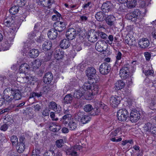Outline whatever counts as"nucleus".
<instances>
[{"instance_id":"obj_1","label":"nucleus","mask_w":156,"mask_h":156,"mask_svg":"<svg viewBox=\"0 0 156 156\" xmlns=\"http://www.w3.org/2000/svg\"><path fill=\"white\" fill-rule=\"evenodd\" d=\"M82 148L81 145H76L67 149L66 151L67 154L72 156H78V151H80Z\"/></svg>"},{"instance_id":"obj_2","label":"nucleus","mask_w":156,"mask_h":156,"mask_svg":"<svg viewBox=\"0 0 156 156\" xmlns=\"http://www.w3.org/2000/svg\"><path fill=\"white\" fill-rule=\"evenodd\" d=\"M108 44L106 42L103 40L98 41L96 44V49L100 52L106 51L108 48Z\"/></svg>"},{"instance_id":"obj_3","label":"nucleus","mask_w":156,"mask_h":156,"mask_svg":"<svg viewBox=\"0 0 156 156\" xmlns=\"http://www.w3.org/2000/svg\"><path fill=\"white\" fill-rule=\"evenodd\" d=\"M111 68L110 64L107 62H104L100 65L99 71L102 75H107L110 72Z\"/></svg>"},{"instance_id":"obj_4","label":"nucleus","mask_w":156,"mask_h":156,"mask_svg":"<svg viewBox=\"0 0 156 156\" xmlns=\"http://www.w3.org/2000/svg\"><path fill=\"white\" fill-rule=\"evenodd\" d=\"M129 112L125 109H119L117 112V115L118 120L121 121H125L129 117Z\"/></svg>"},{"instance_id":"obj_5","label":"nucleus","mask_w":156,"mask_h":156,"mask_svg":"<svg viewBox=\"0 0 156 156\" xmlns=\"http://www.w3.org/2000/svg\"><path fill=\"white\" fill-rule=\"evenodd\" d=\"M97 31L90 30L87 34V37L88 41L94 43L98 39Z\"/></svg>"},{"instance_id":"obj_6","label":"nucleus","mask_w":156,"mask_h":156,"mask_svg":"<svg viewBox=\"0 0 156 156\" xmlns=\"http://www.w3.org/2000/svg\"><path fill=\"white\" fill-rule=\"evenodd\" d=\"M13 88H7L3 91V97L7 101L11 102L13 100L12 90Z\"/></svg>"},{"instance_id":"obj_7","label":"nucleus","mask_w":156,"mask_h":156,"mask_svg":"<svg viewBox=\"0 0 156 156\" xmlns=\"http://www.w3.org/2000/svg\"><path fill=\"white\" fill-rule=\"evenodd\" d=\"M140 116L139 112L135 110H132L130 114V120L132 122H136L140 119Z\"/></svg>"},{"instance_id":"obj_8","label":"nucleus","mask_w":156,"mask_h":156,"mask_svg":"<svg viewBox=\"0 0 156 156\" xmlns=\"http://www.w3.org/2000/svg\"><path fill=\"white\" fill-rule=\"evenodd\" d=\"M66 35L68 40H72L74 39L76 36V32L75 29L71 28L67 30Z\"/></svg>"},{"instance_id":"obj_9","label":"nucleus","mask_w":156,"mask_h":156,"mask_svg":"<svg viewBox=\"0 0 156 156\" xmlns=\"http://www.w3.org/2000/svg\"><path fill=\"white\" fill-rule=\"evenodd\" d=\"M120 97L118 96H112L110 98V105L113 108L117 107L120 104Z\"/></svg>"},{"instance_id":"obj_10","label":"nucleus","mask_w":156,"mask_h":156,"mask_svg":"<svg viewBox=\"0 0 156 156\" xmlns=\"http://www.w3.org/2000/svg\"><path fill=\"white\" fill-rule=\"evenodd\" d=\"M53 27L56 31L59 32L62 31L66 28L65 23L59 21L55 23L53 25Z\"/></svg>"},{"instance_id":"obj_11","label":"nucleus","mask_w":156,"mask_h":156,"mask_svg":"<svg viewBox=\"0 0 156 156\" xmlns=\"http://www.w3.org/2000/svg\"><path fill=\"white\" fill-rule=\"evenodd\" d=\"M112 6L110 2H106L102 4L101 7V10L104 12L108 13L111 10Z\"/></svg>"},{"instance_id":"obj_12","label":"nucleus","mask_w":156,"mask_h":156,"mask_svg":"<svg viewBox=\"0 0 156 156\" xmlns=\"http://www.w3.org/2000/svg\"><path fill=\"white\" fill-rule=\"evenodd\" d=\"M86 74L88 77V80H90L93 79L95 76L96 70L93 67L88 68L86 70Z\"/></svg>"},{"instance_id":"obj_13","label":"nucleus","mask_w":156,"mask_h":156,"mask_svg":"<svg viewBox=\"0 0 156 156\" xmlns=\"http://www.w3.org/2000/svg\"><path fill=\"white\" fill-rule=\"evenodd\" d=\"M149 41L147 38H142V39L139 40L138 44L140 47L143 48H147L150 45Z\"/></svg>"},{"instance_id":"obj_14","label":"nucleus","mask_w":156,"mask_h":156,"mask_svg":"<svg viewBox=\"0 0 156 156\" xmlns=\"http://www.w3.org/2000/svg\"><path fill=\"white\" fill-rule=\"evenodd\" d=\"M53 78V76L51 72L46 73L43 77V82L46 84H50Z\"/></svg>"},{"instance_id":"obj_15","label":"nucleus","mask_w":156,"mask_h":156,"mask_svg":"<svg viewBox=\"0 0 156 156\" xmlns=\"http://www.w3.org/2000/svg\"><path fill=\"white\" fill-rule=\"evenodd\" d=\"M129 73V68L127 67L124 66L120 70L119 75L123 79L126 78Z\"/></svg>"},{"instance_id":"obj_16","label":"nucleus","mask_w":156,"mask_h":156,"mask_svg":"<svg viewBox=\"0 0 156 156\" xmlns=\"http://www.w3.org/2000/svg\"><path fill=\"white\" fill-rule=\"evenodd\" d=\"M92 87V89H91L90 91H89V94H87L89 97H91L92 96L97 94L100 89V86L98 84H93Z\"/></svg>"},{"instance_id":"obj_17","label":"nucleus","mask_w":156,"mask_h":156,"mask_svg":"<svg viewBox=\"0 0 156 156\" xmlns=\"http://www.w3.org/2000/svg\"><path fill=\"white\" fill-rule=\"evenodd\" d=\"M15 18L13 16H9L6 17L4 21V24L6 27H12V25L14 26Z\"/></svg>"},{"instance_id":"obj_18","label":"nucleus","mask_w":156,"mask_h":156,"mask_svg":"<svg viewBox=\"0 0 156 156\" xmlns=\"http://www.w3.org/2000/svg\"><path fill=\"white\" fill-rule=\"evenodd\" d=\"M55 57L58 60L62 59L64 56V52L62 49L56 48L54 52Z\"/></svg>"},{"instance_id":"obj_19","label":"nucleus","mask_w":156,"mask_h":156,"mask_svg":"<svg viewBox=\"0 0 156 156\" xmlns=\"http://www.w3.org/2000/svg\"><path fill=\"white\" fill-rule=\"evenodd\" d=\"M12 91L13 92L12 97L13 98V99H14L16 100H20L21 98L22 94L19 89L13 88Z\"/></svg>"},{"instance_id":"obj_20","label":"nucleus","mask_w":156,"mask_h":156,"mask_svg":"<svg viewBox=\"0 0 156 156\" xmlns=\"http://www.w3.org/2000/svg\"><path fill=\"white\" fill-rule=\"evenodd\" d=\"M106 23L109 26L112 27L115 26V17L112 15H109L105 18Z\"/></svg>"},{"instance_id":"obj_21","label":"nucleus","mask_w":156,"mask_h":156,"mask_svg":"<svg viewBox=\"0 0 156 156\" xmlns=\"http://www.w3.org/2000/svg\"><path fill=\"white\" fill-rule=\"evenodd\" d=\"M58 33L54 28L51 29L48 33V35L49 38L51 40L55 39L57 37Z\"/></svg>"},{"instance_id":"obj_22","label":"nucleus","mask_w":156,"mask_h":156,"mask_svg":"<svg viewBox=\"0 0 156 156\" xmlns=\"http://www.w3.org/2000/svg\"><path fill=\"white\" fill-rule=\"evenodd\" d=\"M103 11H99L97 12L95 14V18L98 21H102L105 19L106 14Z\"/></svg>"},{"instance_id":"obj_23","label":"nucleus","mask_w":156,"mask_h":156,"mask_svg":"<svg viewBox=\"0 0 156 156\" xmlns=\"http://www.w3.org/2000/svg\"><path fill=\"white\" fill-rule=\"evenodd\" d=\"M49 107L50 109L53 110L57 113H60L61 110V107L60 106H58V107L57 104L54 101L50 103Z\"/></svg>"},{"instance_id":"obj_24","label":"nucleus","mask_w":156,"mask_h":156,"mask_svg":"<svg viewBox=\"0 0 156 156\" xmlns=\"http://www.w3.org/2000/svg\"><path fill=\"white\" fill-rule=\"evenodd\" d=\"M50 129L53 132H56L58 131L61 128L59 125H56L54 122H50L49 123Z\"/></svg>"},{"instance_id":"obj_25","label":"nucleus","mask_w":156,"mask_h":156,"mask_svg":"<svg viewBox=\"0 0 156 156\" xmlns=\"http://www.w3.org/2000/svg\"><path fill=\"white\" fill-rule=\"evenodd\" d=\"M85 93V90L82 88H80L79 90L75 91L73 95L74 98L79 99L84 96Z\"/></svg>"},{"instance_id":"obj_26","label":"nucleus","mask_w":156,"mask_h":156,"mask_svg":"<svg viewBox=\"0 0 156 156\" xmlns=\"http://www.w3.org/2000/svg\"><path fill=\"white\" fill-rule=\"evenodd\" d=\"M41 5L44 6H48L49 8L51 7V4L54 2V0H39Z\"/></svg>"},{"instance_id":"obj_27","label":"nucleus","mask_w":156,"mask_h":156,"mask_svg":"<svg viewBox=\"0 0 156 156\" xmlns=\"http://www.w3.org/2000/svg\"><path fill=\"white\" fill-rule=\"evenodd\" d=\"M74 97L71 94H68L66 95L63 100V102L66 104H71Z\"/></svg>"},{"instance_id":"obj_28","label":"nucleus","mask_w":156,"mask_h":156,"mask_svg":"<svg viewBox=\"0 0 156 156\" xmlns=\"http://www.w3.org/2000/svg\"><path fill=\"white\" fill-rule=\"evenodd\" d=\"M70 45V43L67 39H63L60 42V46L61 49H66L69 47Z\"/></svg>"},{"instance_id":"obj_29","label":"nucleus","mask_w":156,"mask_h":156,"mask_svg":"<svg viewBox=\"0 0 156 156\" xmlns=\"http://www.w3.org/2000/svg\"><path fill=\"white\" fill-rule=\"evenodd\" d=\"M29 69V66L26 63L22 64L20 66L19 70L20 73H24L27 72Z\"/></svg>"},{"instance_id":"obj_30","label":"nucleus","mask_w":156,"mask_h":156,"mask_svg":"<svg viewBox=\"0 0 156 156\" xmlns=\"http://www.w3.org/2000/svg\"><path fill=\"white\" fill-rule=\"evenodd\" d=\"M125 83L122 80H119L115 84V89L116 90H120L124 87Z\"/></svg>"},{"instance_id":"obj_31","label":"nucleus","mask_w":156,"mask_h":156,"mask_svg":"<svg viewBox=\"0 0 156 156\" xmlns=\"http://www.w3.org/2000/svg\"><path fill=\"white\" fill-rule=\"evenodd\" d=\"M20 26V24H14V26L11 27L9 28V36H10L11 35H13V33L15 34L16 32L17 31V30L19 28Z\"/></svg>"},{"instance_id":"obj_32","label":"nucleus","mask_w":156,"mask_h":156,"mask_svg":"<svg viewBox=\"0 0 156 156\" xmlns=\"http://www.w3.org/2000/svg\"><path fill=\"white\" fill-rule=\"evenodd\" d=\"M137 0H128L126 3L127 7L129 9H131L135 7Z\"/></svg>"},{"instance_id":"obj_33","label":"nucleus","mask_w":156,"mask_h":156,"mask_svg":"<svg viewBox=\"0 0 156 156\" xmlns=\"http://www.w3.org/2000/svg\"><path fill=\"white\" fill-rule=\"evenodd\" d=\"M52 46L51 41L48 40L45 41L43 44L42 47L44 51L50 50Z\"/></svg>"},{"instance_id":"obj_34","label":"nucleus","mask_w":156,"mask_h":156,"mask_svg":"<svg viewBox=\"0 0 156 156\" xmlns=\"http://www.w3.org/2000/svg\"><path fill=\"white\" fill-rule=\"evenodd\" d=\"M39 51L37 49H33L30 51L29 55L31 58H35L39 55Z\"/></svg>"},{"instance_id":"obj_35","label":"nucleus","mask_w":156,"mask_h":156,"mask_svg":"<svg viewBox=\"0 0 156 156\" xmlns=\"http://www.w3.org/2000/svg\"><path fill=\"white\" fill-rule=\"evenodd\" d=\"M69 126L70 130H75L77 126V123L74 119L71 120L69 123Z\"/></svg>"},{"instance_id":"obj_36","label":"nucleus","mask_w":156,"mask_h":156,"mask_svg":"<svg viewBox=\"0 0 156 156\" xmlns=\"http://www.w3.org/2000/svg\"><path fill=\"white\" fill-rule=\"evenodd\" d=\"M93 84H91L89 83H85L81 88H82L85 90V93L86 90H89L90 91L91 89H92V86Z\"/></svg>"},{"instance_id":"obj_37","label":"nucleus","mask_w":156,"mask_h":156,"mask_svg":"<svg viewBox=\"0 0 156 156\" xmlns=\"http://www.w3.org/2000/svg\"><path fill=\"white\" fill-rule=\"evenodd\" d=\"M83 114V113L80 112H78L76 113L74 115V120L80 122Z\"/></svg>"},{"instance_id":"obj_38","label":"nucleus","mask_w":156,"mask_h":156,"mask_svg":"<svg viewBox=\"0 0 156 156\" xmlns=\"http://www.w3.org/2000/svg\"><path fill=\"white\" fill-rule=\"evenodd\" d=\"M25 149V144L17 143L16 146V149L18 153H22L23 152Z\"/></svg>"},{"instance_id":"obj_39","label":"nucleus","mask_w":156,"mask_h":156,"mask_svg":"<svg viewBox=\"0 0 156 156\" xmlns=\"http://www.w3.org/2000/svg\"><path fill=\"white\" fill-rule=\"evenodd\" d=\"M90 120V118L89 116L87 115H83L82 119L80 122L83 124H85L87 123Z\"/></svg>"},{"instance_id":"obj_40","label":"nucleus","mask_w":156,"mask_h":156,"mask_svg":"<svg viewBox=\"0 0 156 156\" xmlns=\"http://www.w3.org/2000/svg\"><path fill=\"white\" fill-rule=\"evenodd\" d=\"M152 124L150 122L145 124L143 127L144 131L145 132H151L152 127Z\"/></svg>"},{"instance_id":"obj_41","label":"nucleus","mask_w":156,"mask_h":156,"mask_svg":"<svg viewBox=\"0 0 156 156\" xmlns=\"http://www.w3.org/2000/svg\"><path fill=\"white\" fill-rule=\"evenodd\" d=\"M19 8L18 6H14L10 9L9 12L12 15H15L18 12Z\"/></svg>"},{"instance_id":"obj_42","label":"nucleus","mask_w":156,"mask_h":156,"mask_svg":"<svg viewBox=\"0 0 156 156\" xmlns=\"http://www.w3.org/2000/svg\"><path fill=\"white\" fill-rule=\"evenodd\" d=\"M98 39L100 37L101 38L105 39H107L108 35L105 33L99 31H97Z\"/></svg>"},{"instance_id":"obj_43","label":"nucleus","mask_w":156,"mask_h":156,"mask_svg":"<svg viewBox=\"0 0 156 156\" xmlns=\"http://www.w3.org/2000/svg\"><path fill=\"white\" fill-rule=\"evenodd\" d=\"M156 103V99L154 98L151 99L149 105V108L151 109H154V107Z\"/></svg>"},{"instance_id":"obj_44","label":"nucleus","mask_w":156,"mask_h":156,"mask_svg":"<svg viewBox=\"0 0 156 156\" xmlns=\"http://www.w3.org/2000/svg\"><path fill=\"white\" fill-rule=\"evenodd\" d=\"M126 17L128 20H131L132 21L135 20L136 19L133 12H132L128 13L126 15Z\"/></svg>"},{"instance_id":"obj_45","label":"nucleus","mask_w":156,"mask_h":156,"mask_svg":"<svg viewBox=\"0 0 156 156\" xmlns=\"http://www.w3.org/2000/svg\"><path fill=\"white\" fill-rule=\"evenodd\" d=\"M143 72L147 76H152L154 73V72L152 70H146L144 69L143 70Z\"/></svg>"},{"instance_id":"obj_46","label":"nucleus","mask_w":156,"mask_h":156,"mask_svg":"<svg viewBox=\"0 0 156 156\" xmlns=\"http://www.w3.org/2000/svg\"><path fill=\"white\" fill-rule=\"evenodd\" d=\"M64 144V140L63 139H59L57 140L55 142V144L58 148L62 147Z\"/></svg>"},{"instance_id":"obj_47","label":"nucleus","mask_w":156,"mask_h":156,"mask_svg":"<svg viewBox=\"0 0 156 156\" xmlns=\"http://www.w3.org/2000/svg\"><path fill=\"white\" fill-rule=\"evenodd\" d=\"M100 112V110L99 108H92L90 113L91 115H98Z\"/></svg>"},{"instance_id":"obj_48","label":"nucleus","mask_w":156,"mask_h":156,"mask_svg":"<svg viewBox=\"0 0 156 156\" xmlns=\"http://www.w3.org/2000/svg\"><path fill=\"white\" fill-rule=\"evenodd\" d=\"M133 12L136 19L139 18L141 14L140 11L137 9L135 10Z\"/></svg>"},{"instance_id":"obj_49","label":"nucleus","mask_w":156,"mask_h":156,"mask_svg":"<svg viewBox=\"0 0 156 156\" xmlns=\"http://www.w3.org/2000/svg\"><path fill=\"white\" fill-rule=\"evenodd\" d=\"M61 18H62L61 15L59 13H58L56 15H54L52 16V19L53 21H59Z\"/></svg>"},{"instance_id":"obj_50","label":"nucleus","mask_w":156,"mask_h":156,"mask_svg":"<svg viewBox=\"0 0 156 156\" xmlns=\"http://www.w3.org/2000/svg\"><path fill=\"white\" fill-rule=\"evenodd\" d=\"M51 54L50 53H46L44 56V62H47L49 61L51 58Z\"/></svg>"},{"instance_id":"obj_51","label":"nucleus","mask_w":156,"mask_h":156,"mask_svg":"<svg viewBox=\"0 0 156 156\" xmlns=\"http://www.w3.org/2000/svg\"><path fill=\"white\" fill-rule=\"evenodd\" d=\"M93 107L90 104H87L86 105L84 108V111L87 112H91L92 109Z\"/></svg>"},{"instance_id":"obj_52","label":"nucleus","mask_w":156,"mask_h":156,"mask_svg":"<svg viewBox=\"0 0 156 156\" xmlns=\"http://www.w3.org/2000/svg\"><path fill=\"white\" fill-rule=\"evenodd\" d=\"M33 64L35 65V67L38 68L41 65V62L40 59H37L35 60L33 62Z\"/></svg>"},{"instance_id":"obj_53","label":"nucleus","mask_w":156,"mask_h":156,"mask_svg":"<svg viewBox=\"0 0 156 156\" xmlns=\"http://www.w3.org/2000/svg\"><path fill=\"white\" fill-rule=\"evenodd\" d=\"M22 78L23 79H25L26 80V81L25 80V82H31L32 81H34V76H26L25 77H23Z\"/></svg>"},{"instance_id":"obj_54","label":"nucleus","mask_w":156,"mask_h":156,"mask_svg":"<svg viewBox=\"0 0 156 156\" xmlns=\"http://www.w3.org/2000/svg\"><path fill=\"white\" fill-rule=\"evenodd\" d=\"M91 7L92 5L90 2H88L87 3H85L83 6V8L85 10H87L88 8H91Z\"/></svg>"},{"instance_id":"obj_55","label":"nucleus","mask_w":156,"mask_h":156,"mask_svg":"<svg viewBox=\"0 0 156 156\" xmlns=\"http://www.w3.org/2000/svg\"><path fill=\"white\" fill-rule=\"evenodd\" d=\"M10 140L13 145L16 144V143L18 142V139L17 136H11Z\"/></svg>"},{"instance_id":"obj_56","label":"nucleus","mask_w":156,"mask_h":156,"mask_svg":"<svg viewBox=\"0 0 156 156\" xmlns=\"http://www.w3.org/2000/svg\"><path fill=\"white\" fill-rule=\"evenodd\" d=\"M44 156H55V153L53 151H48L44 153Z\"/></svg>"},{"instance_id":"obj_57","label":"nucleus","mask_w":156,"mask_h":156,"mask_svg":"<svg viewBox=\"0 0 156 156\" xmlns=\"http://www.w3.org/2000/svg\"><path fill=\"white\" fill-rule=\"evenodd\" d=\"M116 56V60L115 62V64H118V61L120 60L122 56V53L118 51L117 53Z\"/></svg>"},{"instance_id":"obj_58","label":"nucleus","mask_w":156,"mask_h":156,"mask_svg":"<svg viewBox=\"0 0 156 156\" xmlns=\"http://www.w3.org/2000/svg\"><path fill=\"white\" fill-rule=\"evenodd\" d=\"M108 38L109 40H106V43H108L109 44H112L114 39L113 36L112 35H109Z\"/></svg>"},{"instance_id":"obj_59","label":"nucleus","mask_w":156,"mask_h":156,"mask_svg":"<svg viewBox=\"0 0 156 156\" xmlns=\"http://www.w3.org/2000/svg\"><path fill=\"white\" fill-rule=\"evenodd\" d=\"M32 153L33 154L32 155L34 156H40V154L41 152L39 149H35V150H33Z\"/></svg>"},{"instance_id":"obj_60","label":"nucleus","mask_w":156,"mask_h":156,"mask_svg":"<svg viewBox=\"0 0 156 156\" xmlns=\"http://www.w3.org/2000/svg\"><path fill=\"white\" fill-rule=\"evenodd\" d=\"M25 142L26 139L25 137L23 136H21L19 139V142H18L17 143L25 144Z\"/></svg>"},{"instance_id":"obj_61","label":"nucleus","mask_w":156,"mask_h":156,"mask_svg":"<svg viewBox=\"0 0 156 156\" xmlns=\"http://www.w3.org/2000/svg\"><path fill=\"white\" fill-rule=\"evenodd\" d=\"M100 107L105 111H107L108 110V106L105 104L101 102L99 104Z\"/></svg>"},{"instance_id":"obj_62","label":"nucleus","mask_w":156,"mask_h":156,"mask_svg":"<svg viewBox=\"0 0 156 156\" xmlns=\"http://www.w3.org/2000/svg\"><path fill=\"white\" fill-rule=\"evenodd\" d=\"M44 72L43 69H37L36 71V73L39 76H41Z\"/></svg>"},{"instance_id":"obj_63","label":"nucleus","mask_w":156,"mask_h":156,"mask_svg":"<svg viewBox=\"0 0 156 156\" xmlns=\"http://www.w3.org/2000/svg\"><path fill=\"white\" fill-rule=\"evenodd\" d=\"M16 1L18 5H24L25 4V1L24 0H16Z\"/></svg>"},{"instance_id":"obj_64","label":"nucleus","mask_w":156,"mask_h":156,"mask_svg":"<svg viewBox=\"0 0 156 156\" xmlns=\"http://www.w3.org/2000/svg\"><path fill=\"white\" fill-rule=\"evenodd\" d=\"M55 114L54 112H51L50 113V116L53 121H57L58 120L57 118H55Z\"/></svg>"}]
</instances>
